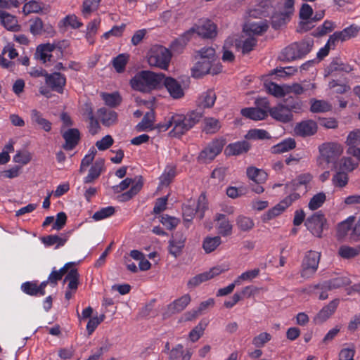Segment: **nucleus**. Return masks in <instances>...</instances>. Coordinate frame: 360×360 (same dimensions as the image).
Listing matches in <instances>:
<instances>
[{
	"instance_id": "nucleus-1",
	"label": "nucleus",
	"mask_w": 360,
	"mask_h": 360,
	"mask_svg": "<svg viewBox=\"0 0 360 360\" xmlns=\"http://www.w3.org/2000/svg\"><path fill=\"white\" fill-rule=\"evenodd\" d=\"M312 180V176L309 173L302 174L295 179L286 184V189L290 193L282 200L279 203L274 207L269 210L264 214L263 219L269 221L274 217L280 215L283 211L290 207L293 202L298 200L301 195H304L307 192L308 184Z\"/></svg>"
},
{
	"instance_id": "nucleus-2",
	"label": "nucleus",
	"mask_w": 360,
	"mask_h": 360,
	"mask_svg": "<svg viewBox=\"0 0 360 360\" xmlns=\"http://www.w3.org/2000/svg\"><path fill=\"white\" fill-rule=\"evenodd\" d=\"M198 61L192 68V76L199 78L207 74L217 75L222 70L217 60L215 50L212 47H204L198 52Z\"/></svg>"
},
{
	"instance_id": "nucleus-3",
	"label": "nucleus",
	"mask_w": 360,
	"mask_h": 360,
	"mask_svg": "<svg viewBox=\"0 0 360 360\" xmlns=\"http://www.w3.org/2000/svg\"><path fill=\"white\" fill-rule=\"evenodd\" d=\"M200 118V115L195 112H192L186 116L174 115L164 123L158 124V129L159 132H165L169 128H172L170 131L171 135H182L192 128Z\"/></svg>"
},
{
	"instance_id": "nucleus-4",
	"label": "nucleus",
	"mask_w": 360,
	"mask_h": 360,
	"mask_svg": "<svg viewBox=\"0 0 360 360\" xmlns=\"http://www.w3.org/2000/svg\"><path fill=\"white\" fill-rule=\"evenodd\" d=\"M164 79L163 73H155L149 70H143L134 75L130 80V85L134 90L141 92H150L160 88Z\"/></svg>"
},
{
	"instance_id": "nucleus-5",
	"label": "nucleus",
	"mask_w": 360,
	"mask_h": 360,
	"mask_svg": "<svg viewBox=\"0 0 360 360\" xmlns=\"http://www.w3.org/2000/svg\"><path fill=\"white\" fill-rule=\"evenodd\" d=\"M194 32L205 38H212L217 34V27L210 20H200L197 25L185 32L184 35L172 43V50L174 52H180L189 40L190 36Z\"/></svg>"
},
{
	"instance_id": "nucleus-6",
	"label": "nucleus",
	"mask_w": 360,
	"mask_h": 360,
	"mask_svg": "<svg viewBox=\"0 0 360 360\" xmlns=\"http://www.w3.org/2000/svg\"><path fill=\"white\" fill-rule=\"evenodd\" d=\"M343 151V146L338 143H323L319 146V155L317 158V164L323 168L329 164H333L334 166Z\"/></svg>"
},
{
	"instance_id": "nucleus-7",
	"label": "nucleus",
	"mask_w": 360,
	"mask_h": 360,
	"mask_svg": "<svg viewBox=\"0 0 360 360\" xmlns=\"http://www.w3.org/2000/svg\"><path fill=\"white\" fill-rule=\"evenodd\" d=\"M172 57V53L168 49L159 45L152 46L146 55L150 67L163 70H168Z\"/></svg>"
},
{
	"instance_id": "nucleus-8",
	"label": "nucleus",
	"mask_w": 360,
	"mask_h": 360,
	"mask_svg": "<svg viewBox=\"0 0 360 360\" xmlns=\"http://www.w3.org/2000/svg\"><path fill=\"white\" fill-rule=\"evenodd\" d=\"M207 208V203L205 193H201L197 202L193 200H189L182 207L183 217L185 223L192 221L195 214H199L200 219L204 217V212Z\"/></svg>"
},
{
	"instance_id": "nucleus-9",
	"label": "nucleus",
	"mask_w": 360,
	"mask_h": 360,
	"mask_svg": "<svg viewBox=\"0 0 360 360\" xmlns=\"http://www.w3.org/2000/svg\"><path fill=\"white\" fill-rule=\"evenodd\" d=\"M321 252L309 250L302 259L300 274L304 280L312 278L316 273L321 259Z\"/></svg>"
},
{
	"instance_id": "nucleus-10",
	"label": "nucleus",
	"mask_w": 360,
	"mask_h": 360,
	"mask_svg": "<svg viewBox=\"0 0 360 360\" xmlns=\"http://www.w3.org/2000/svg\"><path fill=\"white\" fill-rule=\"evenodd\" d=\"M295 0H283L278 6L277 11L271 16L272 26L277 29L286 24L293 14Z\"/></svg>"
},
{
	"instance_id": "nucleus-11",
	"label": "nucleus",
	"mask_w": 360,
	"mask_h": 360,
	"mask_svg": "<svg viewBox=\"0 0 360 360\" xmlns=\"http://www.w3.org/2000/svg\"><path fill=\"white\" fill-rule=\"evenodd\" d=\"M131 188L129 191L122 193L118 195V200L120 202H127L131 200L133 197L137 195L143 187V181L139 179V181L134 183V180L131 178H126L122 181L118 185L113 186V191L115 193H121L129 188L131 185Z\"/></svg>"
},
{
	"instance_id": "nucleus-12",
	"label": "nucleus",
	"mask_w": 360,
	"mask_h": 360,
	"mask_svg": "<svg viewBox=\"0 0 360 360\" xmlns=\"http://www.w3.org/2000/svg\"><path fill=\"white\" fill-rule=\"evenodd\" d=\"M257 107L248 108L241 110V114L248 118L253 120H262L267 116V112L269 109V103L265 98H261L256 100Z\"/></svg>"
},
{
	"instance_id": "nucleus-13",
	"label": "nucleus",
	"mask_w": 360,
	"mask_h": 360,
	"mask_svg": "<svg viewBox=\"0 0 360 360\" xmlns=\"http://www.w3.org/2000/svg\"><path fill=\"white\" fill-rule=\"evenodd\" d=\"M224 145V140L215 139L200 152L198 158L204 162H211L222 151Z\"/></svg>"
},
{
	"instance_id": "nucleus-14",
	"label": "nucleus",
	"mask_w": 360,
	"mask_h": 360,
	"mask_svg": "<svg viewBox=\"0 0 360 360\" xmlns=\"http://www.w3.org/2000/svg\"><path fill=\"white\" fill-rule=\"evenodd\" d=\"M326 222L324 215L321 212H318L307 219L305 226L314 236L320 238Z\"/></svg>"
},
{
	"instance_id": "nucleus-15",
	"label": "nucleus",
	"mask_w": 360,
	"mask_h": 360,
	"mask_svg": "<svg viewBox=\"0 0 360 360\" xmlns=\"http://www.w3.org/2000/svg\"><path fill=\"white\" fill-rule=\"evenodd\" d=\"M225 269H222L220 266H214L211 268L209 271L199 274L192 277L187 283L188 288H194L202 283L205 282L208 280L212 279L216 276L225 271Z\"/></svg>"
},
{
	"instance_id": "nucleus-16",
	"label": "nucleus",
	"mask_w": 360,
	"mask_h": 360,
	"mask_svg": "<svg viewBox=\"0 0 360 360\" xmlns=\"http://www.w3.org/2000/svg\"><path fill=\"white\" fill-rule=\"evenodd\" d=\"M233 44L236 49H241L243 53L252 50L256 44V40L252 36L243 34L240 37L233 36Z\"/></svg>"
},
{
	"instance_id": "nucleus-17",
	"label": "nucleus",
	"mask_w": 360,
	"mask_h": 360,
	"mask_svg": "<svg viewBox=\"0 0 360 360\" xmlns=\"http://www.w3.org/2000/svg\"><path fill=\"white\" fill-rule=\"evenodd\" d=\"M162 85L165 86L169 94L174 99H179L184 96V91L181 84L175 79L164 75Z\"/></svg>"
},
{
	"instance_id": "nucleus-18",
	"label": "nucleus",
	"mask_w": 360,
	"mask_h": 360,
	"mask_svg": "<svg viewBox=\"0 0 360 360\" xmlns=\"http://www.w3.org/2000/svg\"><path fill=\"white\" fill-rule=\"evenodd\" d=\"M45 82L52 90L62 93L66 83V79L63 75L59 72L46 73Z\"/></svg>"
},
{
	"instance_id": "nucleus-19",
	"label": "nucleus",
	"mask_w": 360,
	"mask_h": 360,
	"mask_svg": "<svg viewBox=\"0 0 360 360\" xmlns=\"http://www.w3.org/2000/svg\"><path fill=\"white\" fill-rule=\"evenodd\" d=\"M185 242L186 237L183 233L180 231L176 232L169 241V252L174 257H177L181 253L185 246Z\"/></svg>"
},
{
	"instance_id": "nucleus-20",
	"label": "nucleus",
	"mask_w": 360,
	"mask_h": 360,
	"mask_svg": "<svg viewBox=\"0 0 360 360\" xmlns=\"http://www.w3.org/2000/svg\"><path fill=\"white\" fill-rule=\"evenodd\" d=\"M340 304L339 299H334L327 305L324 306L314 317L316 323H323L327 321L336 311Z\"/></svg>"
},
{
	"instance_id": "nucleus-21",
	"label": "nucleus",
	"mask_w": 360,
	"mask_h": 360,
	"mask_svg": "<svg viewBox=\"0 0 360 360\" xmlns=\"http://www.w3.org/2000/svg\"><path fill=\"white\" fill-rule=\"evenodd\" d=\"M270 115L275 120L281 122H288L292 119L291 110L288 107L279 104L269 109Z\"/></svg>"
},
{
	"instance_id": "nucleus-22",
	"label": "nucleus",
	"mask_w": 360,
	"mask_h": 360,
	"mask_svg": "<svg viewBox=\"0 0 360 360\" xmlns=\"http://www.w3.org/2000/svg\"><path fill=\"white\" fill-rule=\"evenodd\" d=\"M359 27L356 25H351L345 28L340 32H335L329 37V43L335 44L338 41H346L357 35Z\"/></svg>"
},
{
	"instance_id": "nucleus-23",
	"label": "nucleus",
	"mask_w": 360,
	"mask_h": 360,
	"mask_svg": "<svg viewBox=\"0 0 360 360\" xmlns=\"http://www.w3.org/2000/svg\"><path fill=\"white\" fill-rule=\"evenodd\" d=\"M71 234V231L58 235H49L41 238V242L45 246L51 247L56 245L55 248H59L65 245Z\"/></svg>"
},
{
	"instance_id": "nucleus-24",
	"label": "nucleus",
	"mask_w": 360,
	"mask_h": 360,
	"mask_svg": "<svg viewBox=\"0 0 360 360\" xmlns=\"http://www.w3.org/2000/svg\"><path fill=\"white\" fill-rule=\"evenodd\" d=\"M312 8L307 4H304L300 11V17L301 19L300 29L307 31L313 27L312 25Z\"/></svg>"
},
{
	"instance_id": "nucleus-25",
	"label": "nucleus",
	"mask_w": 360,
	"mask_h": 360,
	"mask_svg": "<svg viewBox=\"0 0 360 360\" xmlns=\"http://www.w3.org/2000/svg\"><path fill=\"white\" fill-rule=\"evenodd\" d=\"M8 54L10 59H14L18 56V53L14 48V45L11 43H8L3 49L1 54H0V65L4 68H11L14 63L12 61L6 60L4 56Z\"/></svg>"
},
{
	"instance_id": "nucleus-26",
	"label": "nucleus",
	"mask_w": 360,
	"mask_h": 360,
	"mask_svg": "<svg viewBox=\"0 0 360 360\" xmlns=\"http://www.w3.org/2000/svg\"><path fill=\"white\" fill-rule=\"evenodd\" d=\"M271 11V0H258L256 8L249 11L250 17L257 18L269 15Z\"/></svg>"
},
{
	"instance_id": "nucleus-27",
	"label": "nucleus",
	"mask_w": 360,
	"mask_h": 360,
	"mask_svg": "<svg viewBox=\"0 0 360 360\" xmlns=\"http://www.w3.org/2000/svg\"><path fill=\"white\" fill-rule=\"evenodd\" d=\"M317 129L316 122L308 120L297 124L295 127V132L297 135H314L317 132Z\"/></svg>"
},
{
	"instance_id": "nucleus-28",
	"label": "nucleus",
	"mask_w": 360,
	"mask_h": 360,
	"mask_svg": "<svg viewBox=\"0 0 360 360\" xmlns=\"http://www.w3.org/2000/svg\"><path fill=\"white\" fill-rule=\"evenodd\" d=\"M250 148V146L248 141H237L229 144L225 148L224 153L227 156L239 155L247 153Z\"/></svg>"
},
{
	"instance_id": "nucleus-29",
	"label": "nucleus",
	"mask_w": 360,
	"mask_h": 360,
	"mask_svg": "<svg viewBox=\"0 0 360 360\" xmlns=\"http://www.w3.org/2000/svg\"><path fill=\"white\" fill-rule=\"evenodd\" d=\"M268 28L266 21L259 20L257 22H248L243 27V33L252 36L260 34Z\"/></svg>"
},
{
	"instance_id": "nucleus-30",
	"label": "nucleus",
	"mask_w": 360,
	"mask_h": 360,
	"mask_svg": "<svg viewBox=\"0 0 360 360\" xmlns=\"http://www.w3.org/2000/svg\"><path fill=\"white\" fill-rule=\"evenodd\" d=\"M358 160H354L351 157H342L334 165L336 170H341L347 173L353 172L359 166Z\"/></svg>"
},
{
	"instance_id": "nucleus-31",
	"label": "nucleus",
	"mask_w": 360,
	"mask_h": 360,
	"mask_svg": "<svg viewBox=\"0 0 360 360\" xmlns=\"http://www.w3.org/2000/svg\"><path fill=\"white\" fill-rule=\"evenodd\" d=\"M104 167V160L102 158L97 159L90 167L88 175L84 177V183L90 184L98 179L101 175Z\"/></svg>"
},
{
	"instance_id": "nucleus-32",
	"label": "nucleus",
	"mask_w": 360,
	"mask_h": 360,
	"mask_svg": "<svg viewBox=\"0 0 360 360\" xmlns=\"http://www.w3.org/2000/svg\"><path fill=\"white\" fill-rule=\"evenodd\" d=\"M215 220L219 222L218 231L222 236H229L232 234L233 225L224 214H217Z\"/></svg>"
},
{
	"instance_id": "nucleus-33",
	"label": "nucleus",
	"mask_w": 360,
	"mask_h": 360,
	"mask_svg": "<svg viewBox=\"0 0 360 360\" xmlns=\"http://www.w3.org/2000/svg\"><path fill=\"white\" fill-rule=\"evenodd\" d=\"M56 46L51 44H40L37 46L35 56L37 59L45 63L50 61L51 53L54 51Z\"/></svg>"
},
{
	"instance_id": "nucleus-34",
	"label": "nucleus",
	"mask_w": 360,
	"mask_h": 360,
	"mask_svg": "<svg viewBox=\"0 0 360 360\" xmlns=\"http://www.w3.org/2000/svg\"><path fill=\"white\" fill-rule=\"evenodd\" d=\"M346 143L347 153L360 162V136H347Z\"/></svg>"
},
{
	"instance_id": "nucleus-35",
	"label": "nucleus",
	"mask_w": 360,
	"mask_h": 360,
	"mask_svg": "<svg viewBox=\"0 0 360 360\" xmlns=\"http://www.w3.org/2000/svg\"><path fill=\"white\" fill-rule=\"evenodd\" d=\"M0 19L1 24L6 30L13 32L20 30V25L15 16L4 11H0Z\"/></svg>"
},
{
	"instance_id": "nucleus-36",
	"label": "nucleus",
	"mask_w": 360,
	"mask_h": 360,
	"mask_svg": "<svg viewBox=\"0 0 360 360\" xmlns=\"http://www.w3.org/2000/svg\"><path fill=\"white\" fill-rule=\"evenodd\" d=\"M248 177L257 184H262L267 179V174L264 170L255 167H248L246 170Z\"/></svg>"
},
{
	"instance_id": "nucleus-37",
	"label": "nucleus",
	"mask_w": 360,
	"mask_h": 360,
	"mask_svg": "<svg viewBox=\"0 0 360 360\" xmlns=\"http://www.w3.org/2000/svg\"><path fill=\"white\" fill-rule=\"evenodd\" d=\"M97 114L98 118L105 126H110L114 124L117 120V115L116 112L112 110H108L105 108H100L98 110Z\"/></svg>"
},
{
	"instance_id": "nucleus-38",
	"label": "nucleus",
	"mask_w": 360,
	"mask_h": 360,
	"mask_svg": "<svg viewBox=\"0 0 360 360\" xmlns=\"http://www.w3.org/2000/svg\"><path fill=\"white\" fill-rule=\"evenodd\" d=\"M79 274L77 269H71L63 279V284L68 283L67 289L77 291L79 286Z\"/></svg>"
},
{
	"instance_id": "nucleus-39",
	"label": "nucleus",
	"mask_w": 360,
	"mask_h": 360,
	"mask_svg": "<svg viewBox=\"0 0 360 360\" xmlns=\"http://www.w3.org/2000/svg\"><path fill=\"white\" fill-rule=\"evenodd\" d=\"M280 58L287 61L301 58L299 49H297V44L293 43L285 48L281 52Z\"/></svg>"
},
{
	"instance_id": "nucleus-40",
	"label": "nucleus",
	"mask_w": 360,
	"mask_h": 360,
	"mask_svg": "<svg viewBox=\"0 0 360 360\" xmlns=\"http://www.w3.org/2000/svg\"><path fill=\"white\" fill-rule=\"evenodd\" d=\"M154 118L155 116L153 111L146 112L141 122L136 126V132L148 131L151 129L153 128Z\"/></svg>"
},
{
	"instance_id": "nucleus-41",
	"label": "nucleus",
	"mask_w": 360,
	"mask_h": 360,
	"mask_svg": "<svg viewBox=\"0 0 360 360\" xmlns=\"http://www.w3.org/2000/svg\"><path fill=\"white\" fill-rule=\"evenodd\" d=\"M31 120L33 123L37 124L46 132L49 131L51 129V123L44 118L42 114L37 110L31 111Z\"/></svg>"
},
{
	"instance_id": "nucleus-42",
	"label": "nucleus",
	"mask_w": 360,
	"mask_h": 360,
	"mask_svg": "<svg viewBox=\"0 0 360 360\" xmlns=\"http://www.w3.org/2000/svg\"><path fill=\"white\" fill-rule=\"evenodd\" d=\"M350 283L349 278L345 276L336 277L323 282V287L328 290L338 289Z\"/></svg>"
},
{
	"instance_id": "nucleus-43",
	"label": "nucleus",
	"mask_w": 360,
	"mask_h": 360,
	"mask_svg": "<svg viewBox=\"0 0 360 360\" xmlns=\"http://www.w3.org/2000/svg\"><path fill=\"white\" fill-rule=\"evenodd\" d=\"M221 243V239L219 236H207L202 242V248L207 253H211L214 251Z\"/></svg>"
},
{
	"instance_id": "nucleus-44",
	"label": "nucleus",
	"mask_w": 360,
	"mask_h": 360,
	"mask_svg": "<svg viewBox=\"0 0 360 360\" xmlns=\"http://www.w3.org/2000/svg\"><path fill=\"white\" fill-rule=\"evenodd\" d=\"M176 175L175 166H167L163 173L160 176V185L161 186H167L173 181Z\"/></svg>"
},
{
	"instance_id": "nucleus-45",
	"label": "nucleus",
	"mask_w": 360,
	"mask_h": 360,
	"mask_svg": "<svg viewBox=\"0 0 360 360\" xmlns=\"http://www.w3.org/2000/svg\"><path fill=\"white\" fill-rule=\"evenodd\" d=\"M191 298L188 294H185L181 297L176 299L169 304V309L176 312L183 311L191 302Z\"/></svg>"
},
{
	"instance_id": "nucleus-46",
	"label": "nucleus",
	"mask_w": 360,
	"mask_h": 360,
	"mask_svg": "<svg viewBox=\"0 0 360 360\" xmlns=\"http://www.w3.org/2000/svg\"><path fill=\"white\" fill-rule=\"evenodd\" d=\"M295 145V140L292 138H288L274 146L271 148V152L273 153H282L294 148Z\"/></svg>"
},
{
	"instance_id": "nucleus-47",
	"label": "nucleus",
	"mask_w": 360,
	"mask_h": 360,
	"mask_svg": "<svg viewBox=\"0 0 360 360\" xmlns=\"http://www.w3.org/2000/svg\"><path fill=\"white\" fill-rule=\"evenodd\" d=\"M349 181L348 173L341 170H336L335 174L332 178L333 184L335 187L344 188L345 187Z\"/></svg>"
},
{
	"instance_id": "nucleus-48",
	"label": "nucleus",
	"mask_w": 360,
	"mask_h": 360,
	"mask_svg": "<svg viewBox=\"0 0 360 360\" xmlns=\"http://www.w3.org/2000/svg\"><path fill=\"white\" fill-rule=\"evenodd\" d=\"M214 303L215 301L213 298H209L207 300L200 302L197 310H193L187 314L188 316L186 318V320L189 321L197 317L200 314L206 310L207 308L213 307Z\"/></svg>"
},
{
	"instance_id": "nucleus-49",
	"label": "nucleus",
	"mask_w": 360,
	"mask_h": 360,
	"mask_svg": "<svg viewBox=\"0 0 360 360\" xmlns=\"http://www.w3.org/2000/svg\"><path fill=\"white\" fill-rule=\"evenodd\" d=\"M101 96L105 103L110 107L118 105L122 101V98L118 92L113 93H101Z\"/></svg>"
},
{
	"instance_id": "nucleus-50",
	"label": "nucleus",
	"mask_w": 360,
	"mask_h": 360,
	"mask_svg": "<svg viewBox=\"0 0 360 360\" xmlns=\"http://www.w3.org/2000/svg\"><path fill=\"white\" fill-rule=\"evenodd\" d=\"M38 281H26L21 284L20 290L30 296L38 297L39 292L37 288Z\"/></svg>"
},
{
	"instance_id": "nucleus-51",
	"label": "nucleus",
	"mask_w": 360,
	"mask_h": 360,
	"mask_svg": "<svg viewBox=\"0 0 360 360\" xmlns=\"http://www.w3.org/2000/svg\"><path fill=\"white\" fill-rule=\"evenodd\" d=\"M207 326V322L205 320H202L199 322V323L193 328L189 333V338L193 342H195L198 341L200 337L203 335V332L205 330Z\"/></svg>"
},
{
	"instance_id": "nucleus-52",
	"label": "nucleus",
	"mask_w": 360,
	"mask_h": 360,
	"mask_svg": "<svg viewBox=\"0 0 360 360\" xmlns=\"http://www.w3.org/2000/svg\"><path fill=\"white\" fill-rule=\"evenodd\" d=\"M128 60L129 55L126 53L119 54L117 57L113 58L112 63L117 72L121 73L124 72Z\"/></svg>"
},
{
	"instance_id": "nucleus-53",
	"label": "nucleus",
	"mask_w": 360,
	"mask_h": 360,
	"mask_svg": "<svg viewBox=\"0 0 360 360\" xmlns=\"http://www.w3.org/2000/svg\"><path fill=\"white\" fill-rule=\"evenodd\" d=\"M331 110V105L323 100L312 99L311 101V111L313 112H325Z\"/></svg>"
},
{
	"instance_id": "nucleus-54",
	"label": "nucleus",
	"mask_w": 360,
	"mask_h": 360,
	"mask_svg": "<svg viewBox=\"0 0 360 360\" xmlns=\"http://www.w3.org/2000/svg\"><path fill=\"white\" fill-rule=\"evenodd\" d=\"M216 94L213 90H208L200 97V105L203 108H211L215 102Z\"/></svg>"
},
{
	"instance_id": "nucleus-55",
	"label": "nucleus",
	"mask_w": 360,
	"mask_h": 360,
	"mask_svg": "<svg viewBox=\"0 0 360 360\" xmlns=\"http://www.w3.org/2000/svg\"><path fill=\"white\" fill-rule=\"evenodd\" d=\"M238 228L242 231H248L254 227L253 220L248 217L240 215L236 220Z\"/></svg>"
},
{
	"instance_id": "nucleus-56",
	"label": "nucleus",
	"mask_w": 360,
	"mask_h": 360,
	"mask_svg": "<svg viewBox=\"0 0 360 360\" xmlns=\"http://www.w3.org/2000/svg\"><path fill=\"white\" fill-rule=\"evenodd\" d=\"M355 221V217L350 216L345 221L340 222L338 226V234L340 237H344L351 230Z\"/></svg>"
},
{
	"instance_id": "nucleus-57",
	"label": "nucleus",
	"mask_w": 360,
	"mask_h": 360,
	"mask_svg": "<svg viewBox=\"0 0 360 360\" xmlns=\"http://www.w3.org/2000/svg\"><path fill=\"white\" fill-rule=\"evenodd\" d=\"M326 200V195L324 193H318L310 199L308 207L311 210H316L323 205Z\"/></svg>"
},
{
	"instance_id": "nucleus-58",
	"label": "nucleus",
	"mask_w": 360,
	"mask_h": 360,
	"mask_svg": "<svg viewBox=\"0 0 360 360\" xmlns=\"http://www.w3.org/2000/svg\"><path fill=\"white\" fill-rule=\"evenodd\" d=\"M43 8V4L39 1L32 0L27 2L22 8V12L25 15L32 13H39Z\"/></svg>"
},
{
	"instance_id": "nucleus-59",
	"label": "nucleus",
	"mask_w": 360,
	"mask_h": 360,
	"mask_svg": "<svg viewBox=\"0 0 360 360\" xmlns=\"http://www.w3.org/2000/svg\"><path fill=\"white\" fill-rule=\"evenodd\" d=\"M339 255L344 259H351L359 255V249L347 245H342L338 250Z\"/></svg>"
},
{
	"instance_id": "nucleus-60",
	"label": "nucleus",
	"mask_w": 360,
	"mask_h": 360,
	"mask_svg": "<svg viewBox=\"0 0 360 360\" xmlns=\"http://www.w3.org/2000/svg\"><path fill=\"white\" fill-rule=\"evenodd\" d=\"M101 0H84L83 2L82 14L88 18L90 14L96 11Z\"/></svg>"
},
{
	"instance_id": "nucleus-61",
	"label": "nucleus",
	"mask_w": 360,
	"mask_h": 360,
	"mask_svg": "<svg viewBox=\"0 0 360 360\" xmlns=\"http://www.w3.org/2000/svg\"><path fill=\"white\" fill-rule=\"evenodd\" d=\"M115 209L112 206H108L105 207H103L96 212L94 214L92 218L95 221H101L104 219H106L108 217H110L112 216L115 214Z\"/></svg>"
},
{
	"instance_id": "nucleus-62",
	"label": "nucleus",
	"mask_w": 360,
	"mask_h": 360,
	"mask_svg": "<svg viewBox=\"0 0 360 360\" xmlns=\"http://www.w3.org/2000/svg\"><path fill=\"white\" fill-rule=\"evenodd\" d=\"M221 127L219 122L214 118H206L204 121V131L207 134L217 133Z\"/></svg>"
},
{
	"instance_id": "nucleus-63",
	"label": "nucleus",
	"mask_w": 360,
	"mask_h": 360,
	"mask_svg": "<svg viewBox=\"0 0 360 360\" xmlns=\"http://www.w3.org/2000/svg\"><path fill=\"white\" fill-rule=\"evenodd\" d=\"M235 47L233 44V39L232 37H229L224 43V53L222 56V60L224 62H231L234 60V55L232 51L228 50L229 48Z\"/></svg>"
},
{
	"instance_id": "nucleus-64",
	"label": "nucleus",
	"mask_w": 360,
	"mask_h": 360,
	"mask_svg": "<svg viewBox=\"0 0 360 360\" xmlns=\"http://www.w3.org/2000/svg\"><path fill=\"white\" fill-rule=\"evenodd\" d=\"M105 317L104 314H101L99 316H93L89 319L86 325V330L89 335H91L95 331L98 325L104 321Z\"/></svg>"
}]
</instances>
